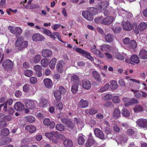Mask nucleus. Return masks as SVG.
Masks as SVG:
<instances>
[{
  "label": "nucleus",
  "instance_id": "47",
  "mask_svg": "<svg viewBox=\"0 0 147 147\" xmlns=\"http://www.w3.org/2000/svg\"><path fill=\"white\" fill-rule=\"evenodd\" d=\"M110 48V47L107 45L104 44L100 46V49L102 51H108Z\"/></svg>",
  "mask_w": 147,
  "mask_h": 147
},
{
  "label": "nucleus",
  "instance_id": "41",
  "mask_svg": "<svg viewBox=\"0 0 147 147\" xmlns=\"http://www.w3.org/2000/svg\"><path fill=\"white\" fill-rule=\"evenodd\" d=\"M121 113L125 117H128L130 115L129 111L126 108H123L122 110Z\"/></svg>",
  "mask_w": 147,
  "mask_h": 147
},
{
  "label": "nucleus",
  "instance_id": "61",
  "mask_svg": "<svg viewBox=\"0 0 147 147\" xmlns=\"http://www.w3.org/2000/svg\"><path fill=\"white\" fill-rule=\"evenodd\" d=\"M135 133V131L132 129H128L127 131V134L129 136H132Z\"/></svg>",
  "mask_w": 147,
  "mask_h": 147
},
{
  "label": "nucleus",
  "instance_id": "39",
  "mask_svg": "<svg viewBox=\"0 0 147 147\" xmlns=\"http://www.w3.org/2000/svg\"><path fill=\"white\" fill-rule=\"evenodd\" d=\"M61 94L58 91H56L54 93V96L57 101H59L61 98Z\"/></svg>",
  "mask_w": 147,
  "mask_h": 147
},
{
  "label": "nucleus",
  "instance_id": "44",
  "mask_svg": "<svg viewBox=\"0 0 147 147\" xmlns=\"http://www.w3.org/2000/svg\"><path fill=\"white\" fill-rule=\"evenodd\" d=\"M138 103V100L135 98H133L130 100V102L128 104H126V107H127L132 105L133 104H136Z\"/></svg>",
  "mask_w": 147,
  "mask_h": 147
},
{
  "label": "nucleus",
  "instance_id": "42",
  "mask_svg": "<svg viewBox=\"0 0 147 147\" xmlns=\"http://www.w3.org/2000/svg\"><path fill=\"white\" fill-rule=\"evenodd\" d=\"M94 139H90L88 140L86 143V147H90L94 143Z\"/></svg>",
  "mask_w": 147,
  "mask_h": 147
},
{
  "label": "nucleus",
  "instance_id": "20",
  "mask_svg": "<svg viewBox=\"0 0 147 147\" xmlns=\"http://www.w3.org/2000/svg\"><path fill=\"white\" fill-rule=\"evenodd\" d=\"M78 104L80 107L82 108H85L88 106V102L87 100L82 99L79 102Z\"/></svg>",
  "mask_w": 147,
  "mask_h": 147
},
{
  "label": "nucleus",
  "instance_id": "16",
  "mask_svg": "<svg viewBox=\"0 0 147 147\" xmlns=\"http://www.w3.org/2000/svg\"><path fill=\"white\" fill-rule=\"evenodd\" d=\"M61 121L63 123L66 124L70 128L72 129L74 127V124L70 120L62 118L61 119Z\"/></svg>",
  "mask_w": 147,
  "mask_h": 147
},
{
  "label": "nucleus",
  "instance_id": "19",
  "mask_svg": "<svg viewBox=\"0 0 147 147\" xmlns=\"http://www.w3.org/2000/svg\"><path fill=\"white\" fill-rule=\"evenodd\" d=\"M11 139L8 137H4L0 139V145H2L10 142Z\"/></svg>",
  "mask_w": 147,
  "mask_h": 147
},
{
  "label": "nucleus",
  "instance_id": "63",
  "mask_svg": "<svg viewBox=\"0 0 147 147\" xmlns=\"http://www.w3.org/2000/svg\"><path fill=\"white\" fill-rule=\"evenodd\" d=\"M133 16L132 14L129 12H127V13L125 14V19H129L131 18Z\"/></svg>",
  "mask_w": 147,
  "mask_h": 147
},
{
  "label": "nucleus",
  "instance_id": "8",
  "mask_svg": "<svg viewBox=\"0 0 147 147\" xmlns=\"http://www.w3.org/2000/svg\"><path fill=\"white\" fill-rule=\"evenodd\" d=\"M115 20V18L112 16H108L103 19L102 24L105 25H109L111 24Z\"/></svg>",
  "mask_w": 147,
  "mask_h": 147
},
{
  "label": "nucleus",
  "instance_id": "27",
  "mask_svg": "<svg viewBox=\"0 0 147 147\" xmlns=\"http://www.w3.org/2000/svg\"><path fill=\"white\" fill-rule=\"evenodd\" d=\"M137 45L136 42L134 40H131L128 44V47L129 49H135L137 47Z\"/></svg>",
  "mask_w": 147,
  "mask_h": 147
},
{
  "label": "nucleus",
  "instance_id": "62",
  "mask_svg": "<svg viewBox=\"0 0 147 147\" xmlns=\"http://www.w3.org/2000/svg\"><path fill=\"white\" fill-rule=\"evenodd\" d=\"M59 91H59L61 94H65L66 92L65 89L62 86H60L59 87Z\"/></svg>",
  "mask_w": 147,
  "mask_h": 147
},
{
  "label": "nucleus",
  "instance_id": "56",
  "mask_svg": "<svg viewBox=\"0 0 147 147\" xmlns=\"http://www.w3.org/2000/svg\"><path fill=\"white\" fill-rule=\"evenodd\" d=\"M84 56L92 61H94V59L93 57L91 56V54L89 52H86Z\"/></svg>",
  "mask_w": 147,
  "mask_h": 147
},
{
  "label": "nucleus",
  "instance_id": "29",
  "mask_svg": "<svg viewBox=\"0 0 147 147\" xmlns=\"http://www.w3.org/2000/svg\"><path fill=\"white\" fill-rule=\"evenodd\" d=\"M73 49L75 50L77 52L83 55L84 56L87 51L82 49L81 48L77 47H74L73 48Z\"/></svg>",
  "mask_w": 147,
  "mask_h": 147
},
{
  "label": "nucleus",
  "instance_id": "45",
  "mask_svg": "<svg viewBox=\"0 0 147 147\" xmlns=\"http://www.w3.org/2000/svg\"><path fill=\"white\" fill-rule=\"evenodd\" d=\"M24 75L28 77L31 76L33 74V72L31 70L27 69L24 71Z\"/></svg>",
  "mask_w": 147,
  "mask_h": 147
},
{
  "label": "nucleus",
  "instance_id": "46",
  "mask_svg": "<svg viewBox=\"0 0 147 147\" xmlns=\"http://www.w3.org/2000/svg\"><path fill=\"white\" fill-rule=\"evenodd\" d=\"M113 56L117 59L120 60H122L124 59V57L121 55L118 52L115 53Z\"/></svg>",
  "mask_w": 147,
  "mask_h": 147
},
{
  "label": "nucleus",
  "instance_id": "3",
  "mask_svg": "<svg viewBox=\"0 0 147 147\" xmlns=\"http://www.w3.org/2000/svg\"><path fill=\"white\" fill-rule=\"evenodd\" d=\"M25 102L26 107L27 108L30 109L34 108L38 104V102L36 101L28 99L26 100Z\"/></svg>",
  "mask_w": 147,
  "mask_h": 147
},
{
  "label": "nucleus",
  "instance_id": "13",
  "mask_svg": "<svg viewBox=\"0 0 147 147\" xmlns=\"http://www.w3.org/2000/svg\"><path fill=\"white\" fill-rule=\"evenodd\" d=\"M42 31L43 32L44 34L53 40H55L56 38V37L50 30L44 28H42Z\"/></svg>",
  "mask_w": 147,
  "mask_h": 147
},
{
  "label": "nucleus",
  "instance_id": "58",
  "mask_svg": "<svg viewBox=\"0 0 147 147\" xmlns=\"http://www.w3.org/2000/svg\"><path fill=\"white\" fill-rule=\"evenodd\" d=\"M89 111V114L90 115H93L96 113L97 112V111L94 109H91L89 111L88 110H86V113H87Z\"/></svg>",
  "mask_w": 147,
  "mask_h": 147
},
{
  "label": "nucleus",
  "instance_id": "7",
  "mask_svg": "<svg viewBox=\"0 0 147 147\" xmlns=\"http://www.w3.org/2000/svg\"><path fill=\"white\" fill-rule=\"evenodd\" d=\"M137 124L140 127L142 128L147 127V119L143 118L138 119L136 121Z\"/></svg>",
  "mask_w": 147,
  "mask_h": 147
},
{
  "label": "nucleus",
  "instance_id": "52",
  "mask_svg": "<svg viewBox=\"0 0 147 147\" xmlns=\"http://www.w3.org/2000/svg\"><path fill=\"white\" fill-rule=\"evenodd\" d=\"M103 19V17L102 16H100L95 18L94 20V21L95 23H101L102 24V21Z\"/></svg>",
  "mask_w": 147,
  "mask_h": 147
},
{
  "label": "nucleus",
  "instance_id": "28",
  "mask_svg": "<svg viewBox=\"0 0 147 147\" xmlns=\"http://www.w3.org/2000/svg\"><path fill=\"white\" fill-rule=\"evenodd\" d=\"M110 86L112 90H115L118 87L117 82L115 80H112L110 82Z\"/></svg>",
  "mask_w": 147,
  "mask_h": 147
},
{
  "label": "nucleus",
  "instance_id": "33",
  "mask_svg": "<svg viewBox=\"0 0 147 147\" xmlns=\"http://www.w3.org/2000/svg\"><path fill=\"white\" fill-rule=\"evenodd\" d=\"M92 74L96 80L98 81H100L101 80V78L97 71H93L92 72Z\"/></svg>",
  "mask_w": 147,
  "mask_h": 147
},
{
  "label": "nucleus",
  "instance_id": "18",
  "mask_svg": "<svg viewBox=\"0 0 147 147\" xmlns=\"http://www.w3.org/2000/svg\"><path fill=\"white\" fill-rule=\"evenodd\" d=\"M43 82L45 86L48 88H51L53 85L52 80L49 78H45Z\"/></svg>",
  "mask_w": 147,
  "mask_h": 147
},
{
  "label": "nucleus",
  "instance_id": "36",
  "mask_svg": "<svg viewBox=\"0 0 147 147\" xmlns=\"http://www.w3.org/2000/svg\"><path fill=\"white\" fill-rule=\"evenodd\" d=\"M88 10L92 14L93 16L96 15L98 12L97 9L94 7H89Z\"/></svg>",
  "mask_w": 147,
  "mask_h": 147
},
{
  "label": "nucleus",
  "instance_id": "26",
  "mask_svg": "<svg viewBox=\"0 0 147 147\" xmlns=\"http://www.w3.org/2000/svg\"><path fill=\"white\" fill-rule=\"evenodd\" d=\"M113 36L111 34L106 35L105 37V40L108 42H111L113 41L114 39Z\"/></svg>",
  "mask_w": 147,
  "mask_h": 147
},
{
  "label": "nucleus",
  "instance_id": "35",
  "mask_svg": "<svg viewBox=\"0 0 147 147\" xmlns=\"http://www.w3.org/2000/svg\"><path fill=\"white\" fill-rule=\"evenodd\" d=\"M48 101L45 99H42L40 101L39 106L40 107H46L47 105Z\"/></svg>",
  "mask_w": 147,
  "mask_h": 147
},
{
  "label": "nucleus",
  "instance_id": "10",
  "mask_svg": "<svg viewBox=\"0 0 147 147\" xmlns=\"http://www.w3.org/2000/svg\"><path fill=\"white\" fill-rule=\"evenodd\" d=\"M122 25L123 29L127 31L131 30L133 28L131 24L128 21H123Z\"/></svg>",
  "mask_w": 147,
  "mask_h": 147
},
{
  "label": "nucleus",
  "instance_id": "34",
  "mask_svg": "<svg viewBox=\"0 0 147 147\" xmlns=\"http://www.w3.org/2000/svg\"><path fill=\"white\" fill-rule=\"evenodd\" d=\"M48 64V60L47 58H44L41 61V64L43 67H47Z\"/></svg>",
  "mask_w": 147,
  "mask_h": 147
},
{
  "label": "nucleus",
  "instance_id": "9",
  "mask_svg": "<svg viewBox=\"0 0 147 147\" xmlns=\"http://www.w3.org/2000/svg\"><path fill=\"white\" fill-rule=\"evenodd\" d=\"M94 132L96 136L99 138L101 140L106 139V137L105 136L103 132L99 128H95Z\"/></svg>",
  "mask_w": 147,
  "mask_h": 147
},
{
  "label": "nucleus",
  "instance_id": "59",
  "mask_svg": "<svg viewBox=\"0 0 147 147\" xmlns=\"http://www.w3.org/2000/svg\"><path fill=\"white\" fill-rule=\"evenodd\" d=\"M109 84H106L104 87L99 90L100 91V92H103L107 90L109 88Z\"/></svg>",
  "mask_w": 147,
  "mask_h": 147
},
{
  "label": "nucleus",
  "instance_id": "5",
  "mask_svg": "<svg viewBox=\"0 0 147 147\" xmlns=\"http://www.w3.org/2000/svg\"><path fill=\"white\" fill-rule=\"evenodd\" d=\"M82 15L84 18L88 21H92L94 19L92 14L90 11H84L82 13Z\"/></svg>",
  "mask_w": 147,
  "mask_h": 147
},
{
  "label": "nucleus",
  "instance_id": "12",
  "mask_svg": "<svg viewBox=\"0 0 147 147\" xmlns=\"http://www.w3.org/2000/svg\"><path fill=\"white\" fill-rule=\"evenodd\" d=\"M42 56L45 58H49L51 57L52 55V51L48 49H43L42 51Z\"/></svg>",
  "mask_w": 147,
  "mask_h": 147
},
{
  "label": "nucleus",
  "instance_id": "54",
  "mask_svg": "<svg viewBox=\"0 0 147 147\" xmlns=\"http://www.w3.org/2000/svg\"><path fill=\"white\" fill-rule=\"evenodd\" d=\"M54 106L57 109L61 110L63 108V104L61 102H57L54 104Z\"/></svg>",
  "mask_w": 147,
  "mask_h": 147
},
{
  "label": "nucleus",
  "instance_id": "30",
  "mask_svg": "<svg viewBox=\"0 0 147 147\" xmlns=\"http://www.w3.org/2000/svg\"><path fill=\"white\" fill-rule=\"evenodd\" d=\"M120 112L118 108H115L113 111V116L115 118H118L120 117Z\"/></svg>",
  "mask_w": 147,
  "mask_h": 147
},
{
  "label": "nucleus",
  "instance_id": "4",
  "mask_svg": "<svg viewBox=\"0 0 147 147\" xmlns=\"http://www.w3.org/2000/svg\"><path fill=\"white\" fill-rule=\"evenodd\" d=\"M65 63L64 61L61 60L57 62L56 65L57 70L60 73H62L65 67Z\"/></svg>",
  "mask_w": 147,
  "mask_h": 147
},
{
  "label": "nucleus",
  "instance_id": "14",
  "mask_svg": "<svg viewBox=\"0 0 147 147\" xmlns=\"http://www.w3.org/2000/svg\"><path fill=\"white\" fill-rule=\"evenodd\" d=\"M32 40L35 41H42L44 40V37L38 33H35L32 36Z\"/></svg>",
  "mask_w": 147,
  "mask_h": 147
},
{
  "label": "nucleus",
  "instance_id": "64",
  "mask_svg": "<svg viewBox=\"0 0 147 147\" xmlns=\"http://www.w3.org/2000/svg\"><path fill=\"white\" fill-rule=\"evenodd\" d=\"M30 82L32 84H34L36 83L37 80L36 78L34 77H32L30 79Z\"/></svg>",
  "mask_w": 147,
  "mask_h": 147
},
{
  "label": "nucleus",
  "instance_id": "51",
  "mask_svg": "<svg viewBox=\"0 0 147 147\" xmlns=\"http://www.w3.org/2000/svg\"><path fill=\"white\" fill-rule=\"evenodd\" d=\"M28 121L30 123H32L35 121V118L32 116H28L26 117Z\"/></svg>",
  "mask_w": 147,
  "mask_h": 147
},
{
  "label": "nucleus",
  "instance_id": "48",
  "mask_svg": "<svg viewBox=\"0 0 147 147\" xmlns=\"http://www.w3.org/2000/svg\"><path fill=\"white\" fill-rule=\"evenodd\" d=\"M53 34L55 36H56L58 39L61 41V42L65 43L66 42L63 41L61 39V36L60 34L58 32H54Z\"/></svg>",
  "mask_w": 147,
  "mask_h": 147
},
{
  "label": "nucleus",
  "instance_id": "15",
  "mask_svg": "<svg viewBox=\"0 0 147 147\" xmlns=\"http://www.w3.org/2000/svg\"><path fill=\"white\" fill-rule=\"evenodd\" d=\"M82 84L83 87L86 89H88L91 87V83L88 80H84L82 82Z\"/></svg>",
  "mask_w": 147,
  "mask_h": 147
},
{
  "label": "nucleus",
  "instance_id": "55",
  "mask_svg": "<svg viewBox=\"0 0 147 147\" xmlns=\"http://www.w3.org/2000/svg\"><path fill=\"white\" fill-rule=\"evenodd\" d=\"M85 140L84 138L82 136H80L78 138V142L80 145L83 144Z\"/></svg>",
  "mask_w": 147,
  "mask_h": 147
},
{
  "label": "nucleus",
  "instance_id": "50",
  "mask_svg": "<svg viewBox=\"0 0 147 147\" xmlns=\"http://www.w3.org/2000/svg\"><path fill=\"white\" fill-rule=\"evenodd\" d=\"M79 85L77 84H73L71 88V90L73 93H75L78 90V86Z\"/></svg>",
  "mask_w": 147,
  "mask_h": 147
},
{
  "label": "nucleus",
  "instance_id": "24",
  "mask_svg": "<svg viewBox=\"0 0 147 147\" xmlns=\"http://www.w3.org/2000/svg\"><path fill=\"white\" fill-rule=\"evenodd\" d=\"M117 11L119 15L123 17H125V14L127 13V11L120 7L117 8Z\"/></svg>",
  "mask_w": 147,
  "mask_h": 147
},
{
  "label": "nucleus",
  "instance_id": "2",
  "mask_svg": "<svg viewBox=\"0 0 147 147\" xmlns=\"http://www.w3.org/2000/svg\"><path fill=\"white\" fill-rule=\"evenodd\" d=\"M8 29L12 34L16 35V36L20 35L22 32V29L20 27H15L9 26L8 27Z\"/></svg>",
  "mask_w": 147,
  "mask_h": 147
},
{
  "label": "nucleus",
  "instance_id": "31",
  "mask_svg": "<svg viewBox=\"0 0 147 147\" xmlns=\"http://www.w3.org/2000/svg\"><path fill=\"white\" fill-rule=\"evenodd\" d=\"M143 110V109L142 106L140 105H136L134 109V111L135 112H141Z\"/></svg>",
  "mask_w": 147,
  "mask_h": 147
},
{
  "label": "nucleus",
  "instance_id": "25",
  "mask_svg": "<svg viewBox=\"0 0 147 147\" xmlns=\"http://www.w3.org/2000/svg\"><path fill=\"white\" fill-rule=\"evenodd\" d=\"M25 129L30 133H33L36 131V128L34 126L28 125L25 127Z\"/></svg>",
  "mask_w": 147,
  "mask_h": 147
},
{
  "label": "nucleus",
  "instance_id": "32",
  "mask_svg": "<svg viewBox=\"0 0 147 147\" xmlns=\"http://www.w3.org/2000/svg\"><path fill=\"white\" fill-rule=\"evenodd\" d=\"M131 61L135 63H138L139 62V60L138 57L136 55H133L130 58Z\"/></svg>",
  "mask_w": 147,
  "mask_h": 147
},
{
  "label": "nucleus",
  "instance_id": "22",
  "mask_svg": "<svg viewBox=\"0 0 147 147\" xmlns=\"http://www.w3.org/2000/svg\"><path fill=\"white\" fill-rule=\"evenodd\" d=\"M63 144L65 147H72V141L69 139H67L63 142Z\"/></svg>",
  "mask_w": 147,
  "mask_h": 147
},
{
  "label": "nucleus",
  "instance_id": "53",
  "mask_svg": "<svg viewBox=\"0 0 147 147\" xmlns=\"http://www.w3.org/2000/svg\"><path fill=\"white\" fill-rule=\"evenodd\" d=\"M9 133V131L7 128H5L2 129L1 131V134L2 135L5 136L8 135Z\"/></svg>",
  "mask_w": 147,
  "mask_h": 147
},
{
  "label": "nucleus",
  "instance_id": "21",
  "mask_svg": "<svg viewBox=\"0 0 147 147\" xmlns=\"http://www.w3.org/2000/svg\"><path fill=\"white\" fill-rule=\"evenodd\" d=\"M139 57L142 59L147 58V51L144 49H142L140 51Z\"/></svg>",
  "mask_w": 147,
  "mask_h": 147
},
{
  "label": "nucleus",
  "instance_id": "1",
  "mask_svg": "<svg viewBox=\"0 0 147 147\" xmlns=\"http://www.w3.org/2000/svg\"><path fill=\"white\" fill-rule=\"evenodd\" d=\"M23 40V37L22 36H20L17 38L16 41L15 46L19 51L23 50L28 45V42L26 41Z\"/></svg>",
  "mask_w": 147,
  "mask_h": 147
},
{
  "label": "nucleus",
  "instance_id": "49",
  "mask_svg": "<svg viewBox=\"0 0 147 147\" xmlns=\"http://www.w3.org/2000/svg\"><path fill=\"white\" fill-rule=\"evenodd\" d=\"M109 3L108 1H106L102 2H100L99 3V5L100 6H102V7H101L100 8L101 9V8L104 9L107 7L109 5Z\"/></svg>",
  "mask_w": 147,
  "mask_h": 147
},
{
  "label": "nucleus",
  "instance_id": "23",
  "mask_svg": "<svg viewBox=\"0 0 147 147\" xmlns=\"http://www.w3.org/2000/svg\"><path fill=\"white\" fill-rule=\"evenodd\" d=\"M57 61V59L55 57L53 58L51 60L49 63V66L51 69H54Z\"/></svg>",
  "mask_w": 147,
  "mask_h": 147
},
{
  "label": "nucleus",
  "instance_id": "38",
  "mask_svg": "<svg viewBox=\"0 0 147 147\" xmlns=\"http://www.w3.org/2000/svg\"><path fill=\"white\" fill-rule=\"evenodd\" d=\"M147 24L145 22H142L140 23L138 26V29L141 31H143L147 27Z\"/></svg>",
  "mask_w": 147,
  "mask_h": 147
},
{
  "label": "nucleus",
  "instance_id": "60",
  "mask_svg": "<svg viewBox=\"0 0 147 147\" xmlns=\"http://www.w3.org/2000/svg\"><path fill=\"white\" fill-rule=\"evenodd\" d=\"M34 69L36 71H41L42 67L41 66L38 65H36L34 66Z\"/></svg>",
  "mask_w": 147,
  "mask_h": 147
},
{
  "label": "nucleus",
  "instance_id": "43",
  "mask_svg": "<svg viewBox=\"0 0 147 147\" xmlns=\"http://www.w3.org/2000/svg\"><path fill=\"white\" fill-rule=\"evenodd\" d=\"M113 97L110 94H106L104 95L102 97V98L105 100H110Z\"/></svg>",
  "mask_w": 147,
  "mask_h": 147
},
{
  "label": "nucleus",
  "instance_id": "6",
  "mask_svg": "<svg viewBox=\"0 0 147 147\" xmlns=\"http://www.w3.org/2000/svg\"><path fill=\"white\" fill-rule=\"evenodd\" d=\"M2 66L5 69H11L13 66V62L9 59H5L2 63Z\"/></svg>",
  "mask_w": 147,
  "mask_h": 147
},
{
  "label": "nucleus",
  "instance_id": "11",
  "mask_svg": "<svg viewBox=\"0 0 147 147\" xmlns=\"http://www.w3.org/2000/svg\"><path fill=\"white\" fill-rule=\"evenodd\" d=\"M71 82L73 84L79 85L80 84V80L78 75L73 74L70 77Z\"/></svg>",
  "mask_w": 147,
  "mask_h": 147
},
{
  "label": "nucleus",
  "instance_id": "37",
  "mask_svg": "<svg viewBox=\"0 0 147 147\" xmlns=\"http://www.w3.org/2000/svg\"><path fill=\"white\" fill-rule=\"evenodd\" d=\"M7 105L6 103H4L0 105V111L2 112H5L7 111Z\"/></svg>",
  "mask_w": 147,
  "mask_h": 147
},
{
  "label": "nucleus",
  "instance_id": "17",
  "mask_svg": "<svg viewBox=\"0 0 147 147\" xmlns=\"http://www.w3.org/2000/svg\"><path fill=\"white\" fill-rule=\"evenodd\" d=\"M15 110L18 111H20L24 109V106L20 102H17L14 105Z\"/></svg>",
  "mask_w": 147,
  "mask_h": 147
},
{
  "label": "nucleus",
  "instance_id": "57",
  "mask_svg": "<svg viewBox=\"0 0 147 147\" xmlns=\"http://www.w3.org/2000/svg\"><path fill=\"white\" fill-rule=\"evenodd\" d=\"M56 128L58 131H62L64 129V126L62 124L57 125L56 126Z\"/></svg>",
  "mask_w": 147,
  "mask_h": 147
},
{
  "label": "nucleus",
  "instance_id": "40",
  "mask_svg": "<svg viewBox=\"0 0 147 147\" xmlns=\"http://www.w3.org/2000/svg\"><path fill=\"white\" fill-rule=\"evenodd\" d=\"M41 56L40 55H37L35 56L33 58V61L35 63H38L40 61Z\"/></svg>",
  "mask_w": 147,
  "mask_h": 147
}]
</instances>
